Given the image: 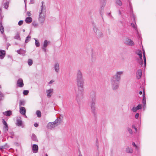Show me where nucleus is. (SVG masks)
<instances>
[{
  "label": "nucleus",
  "instance_id": "nucleus-1",
  "mask_svg": "<svg viewBox=\"0 0 156 156\" xmlns=\"http://www.w3.org/2000/svg\"><path fill=\"white\" fill-rule=\"evenodd\" d=\"M76 81L78 88V92L76 93V99L79 103L80 100L83 97V92L84 91L83 84L84 80L83 74L80 70H78L76 73Z\"/></svg>",
  "mask_w": 156,
  "mask_h": 156
},
{
  "label": "nucleus",
  "instance_id": "nucleus-2",
  "mask_svg": "<svg viewBox=\"0 0 156 156\" xmlns=\"http://www.w3.org/2000/svg\"><path fill=\"white\" fill-rule=\"evenodd\" d=\"M123 73L122 71L117 72L111 79L112 87L113 90H116L119 87V83L121 79V76Z\"/></svg>",
  "mask_w": 156,
  "mask_h": 156
},
{
  "label": "nucleus",
  "instance_id": "nucleus-3",
  "mask_svg": "<svg viewBox=\"0 0 156 156\" xmlns=\"http://www.w3.org/2000/svg\"><path fill=\"white\" fill-rule=\"evenodd\" d=\"M90 98L91 99L90 105L91 110L92 113L95 118L96 117V110L95 107L96 98L95 93L92 92L90 93Z\"/></svg>",
  "mask_w": 156,
  "mask_h": 156
},
{
  "label": "nucleus",
  "instance_id": "nucleus-4",
  "mask_svg": "<svg viewBox=\"0 0 156 156\" xmlns=\"http://www.w3.org/2000/svg\"><path fill=\"white\" fill-rule=\"evenodd\" d=\"M45 15L46 11H45V10H44L43 11L40 10L39 21L41 23H44L45 18Z\"/></svg>",
  "mask_w": 156,
  "mask_h": 156
},
{
  "label": "nucleus",
  "instance_id": "nucleus-5",
  "mask_svg": "<svg viewBox=\"0 0 156 156\" xmlns=\"http://www.w3.org/2000/svg\"><path fill=\"white\" fill-rule=\"evenodd\" d=\"M143 90L142 100L143 105L144 107H145L146 104V100L144 88L143 86H140V90Z\"/></svg>",
  "mask_w": 156,
  "mask_h": 156
},
{
  "label": "nucleus",
  "instance_id": "nucleus-6",
  "mask_svg": "<svg viewBox=\"0 0 156 156\" xmlns=\"http://www.w3.org/2000/svg\"><path fill=\"white\" fill-rule=\"evenodd\" d=\"M124 43L129 46H133L134 45V43L131 39L127 37L124 41Z\"/></svg>",
  "mask_w": 156,
  "mask_h": 156
},
{
  "label": "nucleus",
  "instance_id": "nucleus-7",
  "mask_svg": "<svg viewBox=\"0 0 156 156\" xmlns=\"http://www.w3.org/2000/svg\"><path fill=\"white\" fill-rule=\"evenodd\" d=\"M2 122L4 125V126L3 128V130L5 133L7 132L9 129V127L8 126V124L6 122L5 120L3 119L2 120Z\"/></svg>",
  "mask_w": 156,
  "mask_h": 156
},
{
  "label": "nucleus",
  "instance_id": "nucleus-8",
  "mask_svg": "<svg viewBox=\"0 0 156 156\" xmlns=\"http://www.w3.org/2000/svg\"><path fill=\"white\" fill-rule=\"evenodd\" d=\"M16 85L17 87H22L23 86L24 83L22 79L19 78L18 79Z\"/></svg>",
  "mask_w": 156,
  "mask_h": 156
},
{
  "label": "nucleus",
  "instance_id": "nucleus-9",
  "mask_svg": "<svg viewBox=\"0 0 156 156\" xmlns=\"http://www.w3.org/2000/svg\"><path fill=\"white\" fill-rule=\"evenodd\" d=\"M142 70L141 69H138L136 72V78L139 80L140 79L142 76Z\"/></svg>",
  "mask_w": 156,
  "mask_h": 156
},
{
  "label": "nucleus",
  "instance_id": "nucleus-10",
  "mask_svg": "<svg viewBox=\"0 0 156 156\" xmlns=\"http://www.w3.org/2000/svg\"><path fill=\"white\" fill-rule=\"evenodd\" d=\"M55 126L56 125L53 122H49L47 126L48 129H51L53 128H55Z\"/></svg>",
  "mask_w": 156,
  "mask_h": 156
},
{
  "label": "nucleus",
  "instance_id": "nucleus-11",
  "mask_svg": "<svg viewBox=\"0 0 156 156\" xmlns=\"http://www.w3.org/2000/svg\"><path fill=\"white\" fill-rule=\"evenodd\" d=\"M32 150L34 153H37L38 152V147L37 145L34 144L33 145L32 148Z\"/></svg>",
  "mask_w": 156,
  "mask_h": 156
},
{
  "label": "nucleus",
  "instance_id": "nucleus-12",
  "mask_svg": "<svg viewBox=\"0 0 156 156\" xmlns=\"http://www.w3.org/2000/svg\"><path fill=\"white\" fill-rule=\"evenodd\" d=\"M53 89L52 88H51L46 90V92L47 93V96L48 98H50L51 97L52 95L51 93L53 92Z\"/></svg>",
  "mask_w": 156,
  "mask_h": 156
},
{
  "label": "nucleus",
  "instance_id": "nucleus-13",
  "mask_svg": "<svg viewBox=\"0 0 156 156\" xmlns=\"http://www.w3.org/2000/svg\"><path fill=\"white\" fill-rule=\"evenodd\" d=\"M106 0H100V3L101 4L100 6L101 9H103L106 4Z\"/></svg>",
  "mask_w": 156,
  "mask_h": 156
},
{
  "label": "nucleus",
  "instance_id": "nucleus-14",
  "mask_svg": "<svg viewBox=\"0 0 156 156\" xmlns=\"http://www.w3.org/2000/svg\"><path fill=\"white\" fill-rule=\"evenodd\" d=\"M5 55V51L4 50H0V59H3Z\"/></svg>",
  "mask_w": 156,
  "mask_h": 156
},
{
  "label": "nucleus",
  "instance_id": "nucleus-15",
  "mask_svg": "<svg viewBox=\"0 0 156 156\" xmlns=\"http://www.w3.org/2000/svg\"><path fill=\"white\" fill-rule=\"evenodd\" d=\"M17 123H16V125L17 126H22V127H23V124L22 123V121L20 119H17L16 120Z\"/></svg>",
  "mask_w": 156,
  "mask_h": 156
},
{
  "label": "nucleus",
  "instance_id": "nucleus-16",
  "mask_svg": "<svg viewBox=\"0 0 156 156\" xmlns=\"http://www.w3.org/2000/svg\"><path fill=\"white\" fill-rule=\"evenodd\" d=\"M61 122V119L60 118H57L54 122H53L56 125V126L60 124Z\"/></svg>",
  "mask_w": 156,
  "mask_h": 156
},
{
  "label": "nucleus",
  "instance_id": "nucleus-17",
  "mask_svg": "<svg viewBox=\"0 0 156 156\" xmlns=\"http://www.w3.org/2000/svg\"><path fill=\"white\" fill-rule=\"evenodd\" d=\"M20 113L23 115H25L26 110L24 107H20Z\"/></svg>",
  "mask_w": 156,
  "mask_h": 156
},
{
  "label": "nucleus",
  "instance_id": "nucleus-18",
  "mask_svg": "<svg viewBox=\"0 0 156 156\" xmlns=\"http://www.w3.org/2000/svg\"><path fill=\"white\" fill-rule=\"evenodd\" d=\"M135 53L139 55L140 58H142V52L141 50L139 49L136 51H135Z\"/></svg>",
  "mask_w": 156,
  "mask_h": 156
},
{
  "label": "nucleus",
  "instance_id": "nucleus-19",
  "mask_svg": "<svg viewBox=\"0 0 156 156\" xmlns=\"http://www.w3.org/2000/svg\"><path fill=\"white\" fill-rule=\"evenodd\" d=\"M3 114L7 116H9L12 115V112L10 110L7 111L3 112Z\"/></svg>",
  "mask_w": 156,
  "mask_h": 156
},
{
  "label": "nucleus",
  "instance_id": "nucleus-20",
  "mask_svg": "<svg viewBox=\"0 0 156 156\" xmlns=\"http://www.w3.org/2000/svg\"><path fill=\"white\" fill-rule=\"evenodd\" d=\"M9 147L8 144L7 143H6L4 145L0 146V150H2L3 149L9 148Z\"/></svg>",
  "mask_w": 156,
  "mask_h": 156
},
{
  "label": "nucleus",
  "instance_id": "nucleus-21",
  "mask_svg": "<svg viewBox=\"0 0 156 156\" xmlns=\"http://www.w3.org/2000/svg\"><path fill=\"white\" fill-rule=\"evenodd\" d=\"M32 18L30 16L27 17L25 20V21L27 23H30L32 22Z\"/></svg>",
  "mask_w": 156,
  "mask_h": 156
},
{
  "label": "nucleus",
  "instance_id": "nucleus-22",
  "mask_svg": "<svg viewBox=\"0 0 156 156\" xmlns=\"http://www.w3.org/2000/svg\"><path fill=\"white\" fill-rule=\"evenodd\" d=\"M137 62L139 63V65H140L141 66H143V62L142 58L136 59Z\"/></svg>",
  "mask_w": 156,
  "mask_h": 156
},
{
  "label": "nucleus",
  "instance_id": "nucleus-23",
  "mask_svg": "<svg viewBox=\"0 0 156 156\" xmlns=\"http://www.w3.org/2000/svg\"><path fill=\"white\" fill-rule=\"evenodd\" d=\"M31 138L32 140L36 142L38 141V140L37 139L36 136L33 133L32 134Z\"/></svg>",
  "mask_w": 156,
  "mask_h": 156
},
{
  "label": "nucleus",
  "instance_id": "nucleus-24",
  "mask_svg": "<svg viewBox=\"0 0 156 156\" xmlns=\"http://www.w3.org/2000/svg\"><path fill=\"white\" fill-rule=\"evenodd\" d=\"M55 70L56 72H58L59 69V64L58 63H55L54 66Z\"/></svg>",
  "mask_w": 156,
  "mask_h": 156
},
{
  "label": "nucleus",
  "instance_id": "nucleus-25",
  "mask_svg": "<svg viewBox=\"0 0 156 156\" xmlns=\"http://www.w3.org/2000/svg\"><path fill=\"white\" fill-rule=\"evenodd\" d=\"M26 102L24 100H20L19 101V106L20 107H22L21 106H24L25 105Z\"/></svg>",
  "mask_w": 156,
  "mask_h": 156
},
{
  "label": "nucleus",
  "instance_id": "nucleus-26",
  "mask_svg": "<svg viewBox=\"0 0 156 156\" xmlns=\"http://www.w3.org/2000/svg\"><path fill=\"white\" fill-rule=\"evenodd\" d=\"M143 55L144 62V66H145L146 64V60L145 55V52L144 50H143Z\"/></svg>",
  "mask_w": 156,
  "mask_h": 156
},
{
  "label": "nucleus",
  "instance_id": "nucleus-27",
  "mask_svg": "<svg viewBox=\"0 0 156 156\" xmlns=\"http://www.w3.org/2000/svg\"><path fill=\"white\" fill-rule=\"evenodd\" d=\"M14 38L19 40H21V38L20 36V33L17 32L16 35L14 36Z\"/></svg>",
  "mask_w": 156,
  "mask_h": 156
},
{
  "label": "nucleus",
  "instance_id": "nucleus-28",
  "mask_svg": "<svg viewBox=\"0 0 156 156\" xmlns=\"http://www.w3.org/2000/svg\"><path fill=\"white\" fill-rule=\"evenodd\" d=\"M96 35L98 38H100L103 36V34L100 31H99V32H98Z\"/></svg>",
  "mask_w": 156,
  "mask_h": 156
},
{
  "label": "nucleus",
  "instance_id": "nucleus-29",
  "mask_svg": "<svg viewBox=\"0 0 156 156\" xmlns=\"http://www.w3.org/2000/svg\"><path fill=\"white\" fill-rule=\"evenodd\" d=\"M133 150L130 148L127 147L126 148V151L127 153H131L133 152Z\"/></svg>",
  "mask_w": 156,
  "mask_h": 156
},
{
  "label": "nucleus",
  "instance_id": "nucleus-30",
  "mask_svg": "<svg viewBox=\"0 0 156 156\" xmlns=\"http://www.w3.org/2000/svg\"><path fill=\"white\" fill-rule=\"evenodd\" d=\"M31 36L28 35L26 38V40L25 41V43H28L31 39Z\"/></svg>",
  "mask_w": 156,
  "mask_h": 156
},
{
  "label": "nucleus",
  "instance_id": "nucleus-31",
  "mask_svg": "<svg viewBox=\"0 0 156 156\" xmlns=\"http://www.w3.org/2000/svg\"><path fill=\"white\" fill-rule=\"evenodd\" d=\"M92 53L91 55L92 60V61H94L96 60V56L94 55L93 53V50L92 51Z\"/></svg>",
  "mask_w": 156,
  "mask_h": 156
},
{
  "label": "nucleus",
  "instance_id": "nucleus-32",
  "mask_svg": "<svg viewBox=\"0 0 156 156\" xmlns=\"http://www.w3.org/2000/svg\"><path fill=\"white\" fill-rule=\"evenodd\" d=\"M93 30L94 32L96 34L98 32H99V31H100L98 29L96 26H95L94 27H93Z\"/></svg>",
  "mask_w": 156,
  "mask_h": 156
},
{
  "label": "nucleus",
  "instance_id": "nucleus-33",
  "mask_svg": "<svg viewBox=\"0 0 156 156\" xmlns=\"http://www.w3.org/2000/svg\"><path fill=\"white\" fill-rule=\"evenodd\" d=\"M36 114L38 117H41V112L39 110H37L36 112Z\"/></svg>",
  "mask_w": 156,
  "mask_h": 156
},
{
  "label": "nucleus",
  "instance_id": "nucleus-34",
  "mask_svg": "<svg viewBox=\"0 0 156 156\" xmlns=\"http://www.w3.org/2000/svg\"><path fill=\"white\" fill-rule=\"evenodd\" d=\"M44 2L43 1H42L41 2L42 5L41 6V9L40 10H42L43 11L44 10H45V11H46V8L45 7H44L43 6V4Z\"/></svg>",
  "mask_w": 156,
  "mask_h": 156
},
{
  "label": "nucleus",
  "instance_id": "nucleus-35",
  "mask_svg": "<svg viewBox=\"0 0 156 156\" xmlns=\"http://www.w3.org/2000/svg\"><path fill=\"white\" fill-rule=\"evenodd\" d=\"M115 1L116 4L120 6L122 5V2L120 0H115Z\"/></svg>",
  "mask_w": 156,
  "mask_h": 156
},
{
  "label": "nucleus",
  "instance_id": "nucleus-36",
  "mask_svg": "<svg viewBox=\"0 0 156 156\" xmlns=\"http://www.w3.org/2000/svg\"><path fill=\"white\" fill-rule=\"evenodd\" d=\"M0 31L2 34L4 33V27L2 25L0 26Z\"/></svg>",
  "mask_w": 156,
  "mask_h": 156
},
{
  "label": "nucleus",
  "instance_id": "nucleus-37",
  "mask_svg": "<svg viewBox=\"0 0 156 156\" xmlns=\"http://www.w3.org/2000/svg\"><path fill=\"white\" fill-rule=\"evenodd\" d=\"M35 42V44L37 47H39L40 46V44L38 41L36 39H34Z\"/></svg>",
  "mask_w": 156,
  "mask_h": 156
},
{
  "label": "nucleus",
  "instance_id": "nucleus-38",
  "mask_svg": "<svg viewBox=\"0 0 156 156\" xmlns=\"http://www.w3.org/2000/svg\"><path fill=\"white\" fill-rule=\"evenodd\" d=\"M129 4L130 9V13H132L133 14V9L132 6V4L129 1Z\"/></svg>",
  "mask_w": 156,
  "mask_h": 156
},
{
  "label": "nucleus",
  "instance_id": "nucleus-39",
  "mask_svg": "<svg viewBox=\"0 0 156 156\" xmlns=\"http://www.w3.org/2000/svg\"><path fill=\"white\" fill-rule=\"evenodd\" d=\"M4 97V95L0 91V101L3 99Z\"/></svg>",
  "mask_w": 156,
  "mask_h": 156
},
{
  "label": "nucleus",
  "instance_id": "nucleus-40",
  "mask_svg": "<svg viewBox=\"0 0 156 156\" xmlns=\"http://www.w3.org/2000/svg\"><path fill=\"white\" fill-rule=\"evenodd\" d=\"M28 63L29 66H31L33 64V61L30 59H29L28 61Z\"/></svg>",
  "mask_w": 156,
  "mask_h": 156
},
{
  "label": "nucleus",
  "instance_id": "nucleus-41",
  "mask_svg": "<svg viewBox=\"0 0 156 156\" xmlns=\"http://www.w3.org/2000/svg\"><path fill=\"white\" fill-rule=\"evenodd\" d=\"M9 2H6L4 4V6L5 9H7L9 7Z\"/></svg>",
  "mask_w": 156,
  "mask_h": 156
},
{
  "label": "nucleus",
  "instance_id": "nucleus-42",
  "mask_svg": "<svg viewBox=\"0 0 156 156\" xmlns=\"http://www.w3.org/2000/svg\"><path fill=\"white\" fill-rule=\"evenodd\" d=\"M48 41L47 40H45L44 42L43 47H46L47 46Z\"/></svg>",
  "mask_w": 156,
  "mask_h": 156
},
{
  "label": "nucleus",
  "instance_id": "nucleus-43",
  "mask_svg": "<svg viewBox=\"0 0 156 156\" xmlns=\"http://www.w3.org/2000/svg\"><path fill=\"white\" fill-rule=\"evenodd\" d=\"M29 91L28 90H25L23 91V94L24 95H27L28 94Z\"/></svg>",
  "mask_w": 156,
  "mask_h": 156
},
{
  "label": "nucleus",
  "instance_id": "nucleus-44",
  "mask_svg": "<svg viewBox=\"0 0 156 156\" xmlns=\"http://www.w3.org/2000/svg\"><path fill=\"white\" fill-rule=\"evenodd\" d=\"M142 105L140 104L138 105L136 107L137 110L140 109L142 108Z\"/></svg>",
  "mask_w": 156,
  "mask_h": 156
},
{
  "label": "nucleus",
  "instance_id": "nucleus-45",
  "mask_svg": "<svg viewBox=\"0 0 156 156\" xmlns=\"http://www.w3.org/2000/svg\"><path fill=\"white\" fill-rule=\"evenodd\" d=\"M9 133L11 135V136L9 137L11 138H13V136H14V133L13 132H11Z\"/></svg>",
  "mask_w": 156,
  "mask_h": 156
},
{
  "label": "nucleus",
  "instance_id": "nucleus-46",
  "mask_svg": "<svg viewBox=\"0 0 156 156\" xmlns=\"http://www.w3.org/2000/svg\"><path fill=\"white\" fill-rule=\"evenodd\" d=\"M102 10L103 9H101V8H100V15H101V16L102 17V19H103V12L102 11Z\"/></svg>",
  "mask_w": 156,
  "mask_h": 156
},
{
  "label": "nucleus",
  "instance_id": "nucleus-47",
  "mask_svg": "<svg viewBox=\"0 0 156 156\" xmlns=\"http://www.w3.org/2000/svg\"><path fill=\"white\" fill-rule=\"evenodd\" d=\"M25 53V51L21 49V50H20V54L23 55Z\"/></svg>",
  "mask_w": 156,
  "mask_h": 156
},
{
  "label": "nucleus",
  "instance_id": "nucleus-48",
  "mask_svg": "<svg viewBox=\"0 0 156 156\" xmlns=\"http://www.w3.org/2000/svg\"><path fill=\"white\" fill-rule=\"evenodd\" d=\"M131 25L134 29H135L136 30H137V28L135 27L133 23H131Z\"/></svg>",
  "mask_w": 156,
  "mask_h": 156
},
{
  "label": "nucleus",
  "instance_id": "nucleus-49",
  "mask_svg": "<svg viewBox=\"0 0 156 156\" xmlns=\"http://www.w3.org/2000/svg\"><path fill=\"white\" fill-rule=\"evenodd\" d=\"M2 34H3V38L5 39V41H6L7 40V37H6V35H5V34L4 33Z\"/></svg>",
  "mask_w": 156,
  "mask_h": 156
},
{
  "label": "nucleus",
  "instance_id": "nucleus-50",
  "mask_svg": "<svg viewBox=\"0 0 156 156\" xmlns=\"http://www.w3.org/2000/svg\"><path fill=\"white\" fill-rule=\"evenodd\" d=\"M128 130L129 132V133L130 134H132L133 133V131L132 130L129 128H128Z\"/></svg>",
  "mask_w": 156,
  "mask_h": 156
},
{
  "label": "nucleus",
  "instance_id": "nucleus-51",
  "mask_svg": "<svg viewBox=\"0 0 156 156\" xmlns=\"http://www.w3.org/2000/svg\"><path fill=\"white\" fill-rule=\"evenodd\" d=\"M132 110L133 112H136L137 110V109L136 107H133L132 108Z\"/></svg>",
  "mask_w": 156,
  "mask_h": 156
},
{
  "label": "nucleus",
  "instance_id": "nucleus-52",
  "mask_svg": "<svg viewBox=\"0 0 156 156\" xmlns=\"http://www.w3.org/2000/svg\"><path fill=\"white\" fill-rule=\"evenodd\" d=\"M32 24L35 27H37L38 25L35 22H33L32 23Z\"/></svg>",
  "mask_w": 156,
  "mask_h": 156
},
{
  "label": "nucleus",
  "instance_id": "nucleus-53",
  "mask_svg": "<svg viewBox=\"0 0 156 156\" xmlns=\"http://www.w3.org/2000/svg\"><path fill=\"white\" fill-rule=\"evenodd\" d=\"M23 20H20L18 23V24L19 26H21L23 24Z\"/></svg>",
  "mask_w": 156,
  "mask_h": 156
},
{
  "label": "nucleus",
  "instance_id": "nucleus-54",
  "mask_svg": "<svg viewBox=\"0 0 156 156\" xmlns=\"http://www.w3.org/2000/svg\"><path fill=\"white\" fill-rule=\"evenodd\" d=\"M98 142V139L97 138L96 140V146H97V147L98 149L99 148Z\"/></svg>",
  "mask_w": 156,
  "mask_h": 156
},
{
  "label": "nucleus",
  "instance_id": "nucleus-55",
  "mask_svg": "<svg viewBox=\"0 0 156 156\" xmlns=\"http://www.w3.org/2000/svg\"><path fill=\"white\" fill-rule=\"evenodd\" d=\"M132 128H133L134 129H135V130L136 132L137 131V129L136 128V127L134 125H133L132 126Z\"/></svg>",
  "mask_w": 156,
  "mask_h": 156
},
{
  "label": "nucleus",
  "instance_id": "nucleus-56",
  "mask_svg": "<svg viewBox=\"0 0 156 156\" xmlns=\"http://www.w3.org/2000/svg\"><path fill=\"white\" fill-rule=\"evenodd\" d=\"M139 114L138 113H137L135 115V118L136 119H137L139 117Z\"/></svg>",
  "mask_w": 156,
  "mask_h": 156
},
{
  "label": "nucleus",
  "instance_id": "nucleus-57",
  "mask_svg": "<svg viewBox=\"0 0 156 156\" xmlns=\"http://www.w3.org/2000/svg\"><path fill=\"white\" fill-rule=\"evenodd\" d=\"M132 145L133 147H135L136 148L137 147V146L135 144V143L134 142H133L132 143Z\"/></svg>",
  "mask_w": 156,
  "mask_h": 156
},
{
  "label": "nucleus",
  "instance_id": "nucleus-58",
  "mask_svg": "<svg viewBox=\"0 0 156 156\" xmlns=\"http://www.w3.org/2000/svg\"><path fill=\"white\" fill-rule=\"evenodd\" d=\"M27 15L29 16H31V13H30V11H28L27 12Z\"/></svg>",
  "mask_w": 156,
  "mask_h": 156
},
{
  "label": "nucleus",
  "instance_id": "nucleus-59",
  "mask_svg": "<svg viewBox=\"0 0 156 156\" xmlns=\"http://www.w3.org/2000/svg\"><path fill=\"white\" fill-rule=\"evenodd\" d=\"M42 49L45 52L46 51V48L43 47L42 48Z\"/></svg>",
  "mask_w": 156,
  "mask_h": 156
},
{
  "label": "nucleus",
  "instance_id": "nucleus-60",
  "mask_svg": "<svg viewBox=\"0 0 156 156\" xmlns=\"http://www.w3.org/2000/svg\"><path fill=\"white\" fill-rule=\"evenodd\" d=\"M30 3L33 4L34 3V0H30Z\"/></svg>",
  "mask_w": 156,
  "mask_h": 156
},
{
  "label": "nucleus",
  "instance_id": "nucleus-61",
  "mask_svg": "<svg viewBox=\"0 0 156 156\" xmlns=\"http://www.w3.org/2000/svg\"><path fill=\"white\" fill-rule=\"evenodd\" d=\"M38 124L37 123H35L34 124V126L35 127H37L38 126Z\"/></svg>",
  "mask_w": 156,
  "mask_h": 156
},
{
  "label": "nucleus",
  "instance_id": "nucleus-62",
  "mask_svg": "<svg viewBox=\"0 0 156 156\" xmlns=\"http://www.w3.org/2000/svg\"><path fill=\"white\" fill-rule=\"evenodd\" d=\"M92 23L94 27L95 26H96L95 23H94V21L92 22Z\"/></svg>",
  "mask_w": 156,
  "mask_h": 156
},
{
  "label": "nucleus",
  "instance_id": "nucleus-63",
  "mask_svg": "<svg viewBox=\"0 0 156 156\" xmlns=\"http://www.w3.org/2000/svg\"><path fill=\"white\" fill-rule=\"evenodd\" d=\"M21 49H20L17 50V52L18 53V54H20V50H21Z\"/></svg>",
  "mask_w": 156,
  "mask_h": 156
},
{
  "label": "nucleus",
  "instance_id": "nucleus-64",
  "mask_svg": "<svg viewBox=\"0 0 156 156\" xmlns=\"http://www.w3.org/2000/svg\"><path fill=\"white\" fill-rule=\"evenodd\" d=\"M54 82V81L53 80H51L48 83V84H51V83H52Z\"/></svg>",
  "mask_w": 156,
  "mask_h": 156
}]
</instances>
